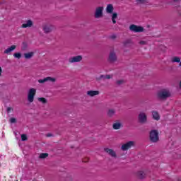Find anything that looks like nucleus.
Returning a JSON list of instances; mask_svg holds the SVG:
<instances>
[{
  "mask_svg": "<svg viewBox=\"0 0 181 181\" xmlns=\"http://www.w3.org/2000/svg\"><path fill=\"white\" fill-rule=\"evenodd\" d=\"M170 97H172V93L169 89H162L157 93V98L160 101H166Z\"/></svg>",
  "mask_w": 181,
  "mask_h": 181,
  "instance_id": "nucleus-1",
  "label": "nucleus"
},
{
  "mask_svg": "<svg viewBox=\"0 0 181 181\" xmlns=\"http://www.w3.org/2000/svg\"><path fill=\"white\" fill-rule=\"evenodd\" d=\"M149 141L152 144H158L159 142V132L156 129H152L149 132Z\"/></svg>",
  "mask_w": 181,
  "mask_h": 181,
  "instance_id": "nucleus-2",
  "label": "nucleus"
},
{
  "mask_svg": "<svg viewBox=\"0 0 181 181\" xmlns=\"http://www.w3.org/2000/svg\"><path fill=\"white\" fill-rule=\"evenodd\" d=\"M118 60V57H117V53H115V51L114 49H111L109 53V57L107 59V62L110 63H115Z\"/></svg>",
  "mask_w": 181,
  "mask_h": 181,
  "instance_id": "nucleus-3",
  "label": "nucleus"
},
{
  "mask_svg": "<svg viewBox=\"0 0 181 181\" xmlns=\"http://www.w3.org/2000/svg\"><path fill=\"white\" fill-rule=\"evenodd\" d=\"M35 95H36V89L33 88H30L28 94V101L29 103H33Z\"/></svg>",
  "mask_w": 181,
  "mask_h": 181,
  "instance_id": "nucleus-4",
  "label": "nucleus"
},
{
  "mask_svg": "<svg viewBox=\"0 0 181 181\" xmlns=\"http://www.w3.org/2000/svg\"><path fill=\"white\" fill-rule=\"evenodd\" d=\"M129 30H131V32L140 33L141 32H144V27L132 24L129 26Z\"/></svg>",
  "mask_w": 181,
  "mask_h": 181,
  "instance_id": "nucleus-5",
  "label": "nucleus"
},
{
  "mask_svg": "<svg viewBox=\"0 0 181 181\" xmlns=\"http://www.w3.org/2000/svg\"><path fill=\"white\" fill-rule=\"evenodd\" d=\"M138 119L140 124H146L148 121L146 114H145V112H140L138 116Z\"/></svg>",
  "mask_w": 181,
  "mask_h": 181,
  "instance_id": "nucleus-6",
  "label": "nucleus"
},
{
  "mask_svg": "<svg viewBox=\"0 0 181 181\" xmlns=\"http://www.w3.org/2000/svg\"><path fill=\"white\" fill-rule=\"evenodd\" d=\"M103 11H104V7L103 6H99L96 8L95 11V18L96 19H98L100 18H103Z\"/></svg>",
  "mask_w": 181,
  "mask_h": 181,
  "instance_id": "nucleus-7",
  "label": "nucleus"
},
{
  "mask_svg": "<svg viewBox=\"0 0 181 181\" xmlns=\"http://www.w3.org/2000/svg\"><path fill=\"white\" fill-rule=\"evenodd\" d=\"M83 60V56L81 55H77L75 57H72L69 59V63H80Z\"/></svg>",
  "mask_w": 181,
  "mask_h": 181,
  "instance_id": "nucleus-8",
  "label": "nucleus"
},
{
  "mask_svg": "<svg viewBox=\"0 0 181 181\" xmlns=\"http://www.w3.org/2000/svg\"><path fill=\"white\" fill-rule=\"evenodd\" d=\"M134 145H135V141H130L122 145L121 149L122 151H128L129 148H131L132 146H134Z\"/></svg>",
  "mask_w": 181,
  "mask_h": 181,
  "instance_id": "nucleus-9",
  "label": "nucleus"
},
{
  "mask_svg": "<svg viewBox=\"0 0 181 181\" xmlns=\"http://www.w3.org/2000/svg\"><path fill=\"white\" fill-rule=\"evenodd\" d=\"M53 29H54V26L52 25H45L42 26L44 33H50V32L53 31Z\"/></svg>",
  "mask_w": 181,
  "mask_h": 181,
  "instance_id": "nucleus-10",
  "label": "nucleus"
},
{
  "mask_svg": "<svg viewBox=\"0 0 181 181\" xmlns=\"http://www.w3.org/2000/svg\"><path fill=\"white\" fill-rule=\"evenodd\" d=\"M104 151L106 153H108L110 156H112V158H117V153H115L114 150L109 148H105Z\"/></svg>",
  "mask_w": 181,
  "mask_h": 181,
  "instance_id": "nucleus-11",
  "label": "nucleus"
},
{
  "mask_svg": "<svg viewBox=\"0 0 181 181\" xmlns=\"http://www.w3.org/2000/svg\"><path fill=\"white\" fill-rule=\"evenodd\" d=\"M33 26V21L32 20H27L25 23L21 25L23 29H26V28H32Z\"/></svg>",
  "mask_w": 181,
  "mask_h": 181,
  "instance_id": "nucleus-12",
  "label": "nucleus"
},
{
  "mask_svg": "<svg viewBox=\"0 0 181 181\" xmlns=\"http://www.w3.org/2000/svg\"><path fill=\"white\" fill-rule=\"evenodd\" d=\"M110 78H112V75H100V77L96 78L97 81H100V80H110Z\"/></svg>",
  "mask_w": 181,
  "mask_h": 181,
  "instance_id": "nucleus-13",
  "label": "nucleus"
},
{
  "mask_svg": "<svg viewBox=\"0 0 181 181\" xmlns=\"http://www.w3.org/2000/svg\"><path fill=\"white\" fill-rule=\"evenodd\" d=\"M16 49V45H11L10 47L5 49L4 53V54H11V52H13V50H15Z\"/></svg>",
  "mask_w": 181,
  "mask_h": 181,
  "instance_id": "nucleus-14",
  "label": "nucleus"
},
{
  "mask_svg": "<svg viewBox=\"0 0 181 181\" xmlns=\"http://www.w3.org/2000/svg\"><path fill=\"white\" fill-rule=\"evenodd\" d=\"M98 94H100V91L98 90H89L87 92V95H89V97H94L98 95Z\"/></svg>",
  "mask_w": 181,
  "mask_h": 181,
  "instance_id": "nucleus-15",
  "label": "nucleus"
},
{
  "mask_svg": "<svg viewBox=\"0 0 181 181\" xmlns=\"http://www.w3.org/2000/svg\"><path fill=\"white\" fill-rule=\"evenodd\" d=\"M122 127V124L119 121H116L113 124H112V128L113 129H119Z\"/></svg>",
  "mask_w": 181,
  "mask_h": 181,
  "instance_id": "nucleus-16",
  "label": "nucleus"
},
{
  "mask_svg": "<svg viewBox=\"0 0 181 181\" xmlns=\"http://www.w3.org/2000/svg\"><path fill=\"white\" fill-rule=\"evenodd\" d=\"M107 115L109 118H112L115 115V109H109Z\"/></svg>",
  "mask_w": 181,
  "mask_h": 181,
  "instance_id": "nucleus-17",
  "label": "nucleus"
},
{
  "mask_svg": "<svg viewBox=\"0 0 181 181\" xmlns=\"http://www.w3.org/2000/svg\"><path fill=\"white\" fill-rule=\"evenodd\" d=\"M106 12L107 13H112V12H114V6H112V4H107Z\"/></svg>",
  "mask_w": 181,
  "mask_h": 181,
  "instance_id": "nucleus-18",
  "label": "nucleus"
},
{
  "mask_svg": "<svg viewBox=\"0 0 181 181\" xmlns=\"http://www.w3.org/2000/svg\"><path fill=\"white\" fill-rule=\"evenodd\" d=\"M136 176L139 179H145L146 174L144 171H139L136 174Z\"/></svg>",
  "mask_w": 181,
  "mask_h": 181,
  "instance_id": "nucleus-19",
  "label": "nucleus"
},
{
  "mask_svg": "<svg viewBox=\"0 0 181 181\" xmlns=\"http://www.w3.org/2000/svg\"><path fill=\"white\" fill-rule=\"evenodd\" d=\"M152 114H153V119H156V121H159V119L160 118V117L159 116V113H158V112H156V111H153L152 112Z\"/></svg>",
  "mask_w": 181,
  "mask_h": 181,
  "instance_id": "nucleus-20",
  "label": "nucleus"
},
{
  "mask_svg": "<svg viewBox=\"0 0 181 181\" xmlns=\"http://www.w3.org/2000/svg\"><path fill=\"white\" fill-rule=\"evenodd\" d=\"M34 54H35V53L33 52H28V53H25L24 54V57L25 59H32V57H33Z\"/></svg>",
  "mask_w": 181,
  "mask_h": 181,
  "instance_id": "nucleus-21",
  "label": "nucleus"
},
{
  "mask_svg": "<svg viewBox=\"0 0 181 181\" xmlns=\"http://www.w3.org/2000/svg\"><path fill=\"white\" fill-rule=\"evenodd\" d=\"M47 156H49V153H42L40 154V159H46V158H47Z\"/></svg>",
  "mask_w": 181,
  "mask_h": 181,
  "instance_id": "nucleus-22",
  "label": "nucleus"
},
{
  "mask_svg": "<svg viewBox=\"0 0 181 181\" xmlns=\"http://www.w3.org/2000/svg\"><path fill=\"white\" fill-rule=\"evenodd\" d=\"M115 84L117 86H122V84H125V80L122 79V80L116 81Z\"/></svg>",
  "mask_w": 181,
  "mask_h": 181,
  "instance_id": "nucleus-23",
  "label": "nucleus"
},
{
  "mask_svg": "<svg viewBox=\"0 0 181 181\" xmlns=\"http://www.w3.org/2000/svg\"><path fill=\"white\" fill-rule=\"evenodd\" d=\"M173 63H180V58L178 57H174L172 59Z\"/></svg>",
  "mask_w": 181,
  "mask_h": 181,
  "instance_id": "nucleus-24",
  "label": "nucleus"
},
{
  "mask_svg": "<svg viewBox=\"0 0 181 181\" xmlns=\"http://www.w3.org/2000/svg\"><path fill=\"white\" fill-rule=\"evenodd\" d=\"M38 101L42 104H47V100L45 98H39Z\"/></svg>",
  "mask_w": 181,
  "mask_h": 181,
  "instance_id": "nucleus-25",
  "label": "nucleus"
},
{
  "mask_svg": "<svg viewBox=\"0 0 181 181\" xmlns=\"http://www.w3.org/2000/svg\"><path fill=\"white\" fill-rule=\"evenodd\" d=\"M14 57H16V59H21L22 57V54L19 53V52H16L13 54Z\"/></svg>",
  "mask_w": 181,
  "mask_h": 181,
  "instance_id": "nucleus-26",
  "label": "nucleus"
},
{
  "mask_svg": "<svg viewBox=\"0 0 181 181\" xmlns=\"http://www.w3.org/2000/svg\"><path fill=\"white\" fill-rule=\"evenodd\" d=\"M47 81H51L52 83H55L56 78H52L50 76H47Z\"/></svg>",
  "mask_w": 181,
  "mask_h": 181,
  "instance_id": "nucleus-27",
  "label": "nucleus"
},
{
  "mask_svg": "<svg viewBox=\"0 0 181 181\" xmlns=\"http://www.w3.org/2000/svg\"><path fill=\"white\" fill-rule=\"evenodd\" d=\"M131 43H132V40H127L124 42V46H127V45H131Z\"/></svg>",
  "mask_w": 181,
  "mask_h": 181,
  "instance_id": "nucleus-28",
  "label": "nucleus"
},
{
  "mask_svg": "<svg viewBox=\"0 0 181 181\" xmlns=\"http://www.w3.org/2000/svg\"><path fill=\"white\" fill-rule=\"evenodd\" d=\"M46 81H47V78H45L44 79L38 80V83H40V84H43V83H46Z\"/></svg>",
  "mask_w": 181,
  "mask_h": 181,
  "instance_id": "nucleus-29",
  "label": "nucleus"
},
{
  "mask_svg": "<svg viewBox=\"0 0 181 181\" xmlns=\"http://www.w3.org/2000/svg\"><path fill=\"white\" fill-rule=\"evenodd\" d=\"M21 140L22 141H28V136H26V134L21 135Z\"/></svg>",
  "mask_w": 181,
  "mask_h": 181,
  "instance_id": "nucleus-30",
  "label": "nucleus"
},
{
  "mask_svg": "<svg viewBox=\"0 0 181 181\" xmlns=\"http://www.w3.org/2000/svg\"><path fill=\"white\" fill-rule=\"evenodd\" d=\"M118 18V14L117 13H113L112 16V19H117Z\"/></svg>",
  "mask_w": 181,
  "mask_h": 181,
  "instance_id": "nucleus-31",
  "label": "nucleus"
},
{
  "mask_svg": "<svg viewBox=\"0 0 181 181\" xmlns=\"http://www.w3.org/2000/svg\"><path fill=\"white\" fill-rule=\"evenodd\" d=\"M10 122H11V124H15V123H16V119L14 118V117L11 118V119H10Z\"/></svg>",
  "mask_w": 181,
  "mask_h": 181,
  "instance_id": "nucleus-32",
  "label": "nucleus"
},
{
  "mask_svg": "<svg viewBox=\"0 0 181 181\" xmlns=\"http://www.w3.org/2000/svg\"><path fill=\"white\" fill-rule=\"evenodd\" d=\"M148 0H136L137 4H145Z\"/></svg>",
  "mask_w": 181,
  "mask_h": 181,
  "instance_id": "nucleus-33",
  "label": "nucleus"
},
{
  "mask_svg": "<svg viewBox=\"0 0 181 181\" xmlns=\"http://www.w3.org/2000/svg\"><path fill=\"white\" fill-rule=\"evenodd\" d=\"M139 43L141 45H148V42L146 41H140Z\"/></svg>",
  "mask_w": 181,
  "mask_h": 181,
  "instance_id": "nucleus-34",
  "label": "nucleus"
},
{
  "mask_svg": "<svg viewBox=\"0 0 181 181\" xmlns=\"http://www.w3.org/2000/svg\"><path fill=\"white\" fill-rule=\"evenodd\" d=\"M11 111H12V107H7L8 114H9V112H11Z\"/></svg>",
  "mask_w": 181,
  "mask_h": 181,
  "instance_id": "nucleus-35",
  "label": "nucleus"
},
{
  "mask_svg": "<svg viewBox=\"0 0 181 181\" xmlns=\"http://www.w3.org/2000/svg\"><path fill=\"white\" fill-rule=\"evenodd\" d=\"M46 136H47V137L53 136V134L49 133V134H46Z\"/></svg>",
  "mask_w": 181,
  "mask_h": 181,
  "instance_id": "nucleus-36",
  "label": "nucleus"
},
{
  "mask_svg": "<svg viewBox=\"0 0 181 181\" xmlns=\"http://www.w3.org/2000/svg\"><path fill=\"white\" fill-rule=\"evenodd\" d=\"M112 22H113V23H117V21H115V19H112Z\"/></svg>",
  "mask_w": 181,
  "mask_h": 181,
  "instance_id": "nucleus-37",
  "label": "nucleus"
},
{
  "mask_svg": "<svg viewBox=\"0 0 181 181\" xmlns=\"http://www.w3.org/2000/svg\"><path fill=\"white\" fill-rule=\"evenodd\" d=\"M112 39H116V37H117V36H115V35H112Z\"/></svg>",
  "mask_w": 181,
  "mask_h": 181,
  "instance_id": "nucleus-38",
  "label": "nucleus"
},
{
  "mask_svg": "<svg viewBox=\"0 0 181 181\" xmlns=\"http://www.w3.org/2000/svg\"><path fill=\"white\" fill-rule=\"evenodd\" d=\"M2 74V68L0 67V75Z\"/></svg>",
  "mask_w": 181,
  "mask_h": 181,
  "instance_id": "nucleus-39",
  "label": "nucleus"
},
{
  "mask_svg": "<svg viewBox=\"0 0 181 181\" xmlns=\"http://www.w3.org/2000/svg\"><path fill=\"white\" fill-rule=\"evenodd\" d=\"M180 66H181V62H180Z\"/></svg>",
  "mask_w": 181,
  "mask_h": 181,
  "instance_id": "nucleus-40",
  "label": "nucleus"
},
{
  "mask_svg": "<svg viewBox=\"0 0 181 181\" xmlns=\"http://www.w3.org/2000/svg\"><path fill=\"white\" fill-rule=\"evenodd\" d=\"M83 162H87V161H86V160H83Z\"/></svg>",
  "mask_w": 181,
  "mask_h": 181,
  "instance_id": "nucleus-41",
  "label": "nucleus"
}]
</instances>
